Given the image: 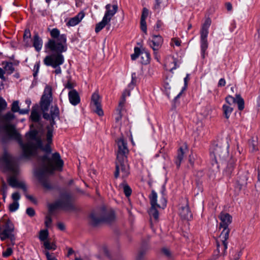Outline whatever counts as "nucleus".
Returning <instances> with one entry per match:
<instances>
[{
	"mask_svg": "<svg viewBox=\"0 0 260 260\" xmlns=\"http://www.w3.org/2000/svg\"><path fill=\"white\" fill-rule=\"evenodd\" d=\"M27 142L23 145L20 141L22 146L23 154L25 156H29L34 154L38 149L41 148V138L39 136L36 131H31L26 135Z\"/></svg>",
	"mask_w": 260,
	"mask_h": 260,
	"instance_id": "1",
	"label": "nucleus"
},
{
	"mask_svg": "<svg viewBox=\"0 0 260 260\" xmlns=\"http://www.w3.org/2000/svg\"><path fill=\"white\" fill-rule=\"evenodd\" d=\"M59 34V30L57 28H53L50 31L51 36L53 39L49 40L46 45V47L50 51L65 52L67 50L66 36Z\"/></svg>",
	"mask_w": 260,
	"mask_h": 260,
	"instance_id": "2",
	"label": "nucleus"
},
{
	"mask_svg": "<svg viewBox=\"0 0 260 260\" xmlns=\"http://www.w3.org/2000/svg\"><path fill=\"white\" fill-rule=\"evenodd\" d=\"M42 174L51 173L54 170H61L63 166V161L60 159L58 153L52 154L51 158L48 154L44 156L41 159Z\"/></svg>",
	"mask_w": 260,
	"mask_h": 260,
	"instance_id": "3",
	"label": "nucleus"
},
{
	"mask_svg": "<svg viewBox=\"0 0 260 260\" xmlns=\"http://www.w3.org/2000/svg\"><path fill=\"white\" fill-rule=\"evenodd\" d=\"M151 208L149 210V213L151 218L157 221L158 219V209L164 208L166 207L167 204V201L163 194L159 197V202H157V195L154 191H152L149 196Z\"/></svg>",
	"mask_w": 260,
	"mask_h": 260,
	"instance_id": "4",
	"label": "nucleus"
},
{
	"mask_svg": "<svg viewBox=\"0 0 260 260\" xmlns=\"http://www.w3.org/2000/svg\"><path fill=\"white\" fill-rule=\"evenodd\" d=\"M114 219L115 215L112 210L92 212L89 216V221L93 225H96L103 221L111 222Z\"/></svg>",
	"mask_w": 260,
	"mask_h": 260,
	"instance_id": "5",
	"label": "nucleus"
},
{
	"mask_svg": "<svg viewBox=\"0 0 260 260\" xmlns=\"http://www.w3.org/2000/svg\"><path fill=\"white\" fill-rule=\"evenodd\" d=\"M2 224L0 225V238L2 241H4L7 238L11 240L14 239L13 233L15 227L12 222L8 218L4 216L0 221Z\"/></svg>",
	"mask_w": 260,
	"mask_h": 260,
	"instance_id": "6",
	"label": "nucleus"
},
{
	"mask_svg": "<svg viewBox=\"0 0 260 260\" xmlns=\"http://www.w3.org/2000/svg\"><path fill=\"white\" fill-rule=\"evenodd\" d=\"M59 110L56 107H52L51 109V118L50 125L47 127V132L46 134V141L47 144L45 147L42 146V150L46 152H50L51 151L50 145L52 144L53 127V126L55 124V119L58 117Z\"/></svg>",
	"mask_w": 260,
	"mask_h": 260,
	"instance_id": "7",
	"label": "nucleus"
},
{
	"mask_svg": "<svg viewBox=\"0 0 260 260\" xmlns=\"http://www.w3.org/2000/svg\"><path fill=\"white\" fill-rule=\"evenodd\" d=\"M228 237V231L225 230L223 233H221L216 240L217 248L214 252L213 257L217 259L223 256L228 247L227 240Z\"/></svg>",
	"mask_w": 260,
	"mask_h": 260,
	"instance_id": "8",
	"label": "nucleus"
},
{
	"mask_svg": "<svg viewBox=\"0 0 260 260\" xmlns=\"http://www.w3.org/2000/svg\"><path fill=\"white\" fill-rule=\"evenodd\" d=\"M55 53H53L46 56L44 60V64L47 66H51L53 68L58 67L64 62V57L61 54L62 52L53 51Z\"/></svg>",
	"mask_w": 260,
	"mask_h": 260,
	"instance_id": "9",
	"label": "nucleus"
},
{
	"mask_svg": "<svg viewBox=\"0 0 260 260\" xmlns=\"http://www.w3.org/2000/svg\"><path fill=\"white\" fill-rule=\"evenodd\" d=\"M129 174V167L126 158L117 159L115 177H121L124 178Z\"/></svg>",
	"mask_w": 260,
	"mask_h": 260,
	"instance_id": "10",
	"label": "nucleus"
},
{
	"mask_svg": "<svg viewBox=\"0 0 260 260\" xmlns=\"http://www.w3.org/2000/svg\"><path fill=\"white\" fill-rule=\"evenodd\" d=\"M227 154L226 150L217 145H213L210 149V157L215 163L223 160Z\"/></svg>",
	"mask_w": 260,
	"mask_h": 260,
	"instance_id": "11",
	"label": "nucleus"
},
{
	"mask_svg": "<svg viewBox=\"0 0 260 260\" xmlns=\"http://www.w3.org/2000/svg\"><path fill=\"white\" fill-rule=\"evenodd\" d=\"M52 100V88L49 86H46L41 99V108L44 111L48 110Z\"/></svg>",
	"mask_w": 260,
	"mask_h": 260,
	"instance_id": "12",
	"label": "nucleus"
},
{
	"mask_svg": "<svg viewBox=\"0 0 260 260\" xmlns=\"http://www.w3.org/2000/svg\"><path fill=\"white\" fill-rule=\"evenodd\" d=\"M116 143L118 147L117 159L126 158L125 155L128 152L126 142L121 137L116 140Z\"/></svg>",
	"mask_w": 260,
	"mask_h": 260,
	"instance_id": "13",
	"label": "nucleus"
},
{
	"mask_svg": "<svg viewBox=\"0 0 260 260\" xmlns=\"http://www.w3.org/2000/svg\"><path fill=\"white\" fill-rule=\"evenodd\" d=\"M3 160L6 164L8 169L14 174L18 171V167L14 164V159L11 155L5 153L3 157Z\"/></svg>",
	"mask_w": 260,
	"mask_h": 260,
	"instance_id": "14",
	"label": "nucleus"
},
{
	"mask_svg": "<svg viewBox=\"0 0 260 260\" xmlns=\"http://www.w3.org/2000/svg\"><path fill=\"white\" fill-rule=\"evenodd\" d=\"M219 218L221 220V222L219 224V228H222L223 229L221 233H223L225 230H228L229 237L230 230L228 228V226L232 222V216L228 213H221L219 216Z\"/></svg>",
	"mask_w": 260,
	"mask_h": 260,
	"instance_id": "15",
	"label": "nucleus"
},
{
	"mask_svg": "<svg viewBox=\"0 0 260 260\" xmlns=\"http://www.w3.org/2000/svg\"><path fill=\"white\" fill-rule=\"evenodd\" d=\"M91 104L95 107L94 112L100 116L104 115L101 107V98L98 92H94L91 97Z\"/></svg>",
	"mask_w": 260,
	"mask_h": 260,
	"instance_id": "16",
	"label": "nucleus"
},
{
	"mask_svg": "<svg viewBox=\"0 0 260 260\" xmlns=\"http://www.w3.org/2000/svg\"><path fill=\"white\" fill-rule=\"evenodd\" d=\"M164 39L160 35H153L152 39L149 41V45L155 53L158 51L163 43Z\"/></svg>",
	"mask_w": 260,
	"mask_h": 260,
	"instance_id": "17",
	"label": "nucleus"
},
{
	"mask_svg": "<svg viewBox=\"0 0 260 260\" xmlns=\"http://www.w3.org/2000/svg\"><path fill=\"white\" fill-rule=\"evenodd\" d=\"M106 11L103 17L110 22L113 16L117 12L118 7L116 5L108 4L106 6Z\"/></svg>",
	"mask_w": 260,
	"mask_h": 260,
	"instance_id": "18",
	"label": "nucleus"
},
{
	"mask_svg": "<svg viewBox=\"0 0 260 260\" xmlns=\"http://www.w3.org/2000/svg\"><path fill=\"white\" fill-rule=\"evenodd\" d=\"M85 13L83 11L80 12L75 16L69 19L67 23L68 26H74L78 24L85 17Z\"/></svg>",
	"mask_w": 260,
	"mask_h": 260,
	"instance_id": "19",
	"label": "nucleus"
},
{
	"mask_svg": "<svg viewBox=\"0 0 260 260\" xmlns=\"http://www.w3.org/2000/svg\"><path fill=\"white\" fill-rule=\"evenodd\" d=\"M168 0H155L153 10L157 13H160L168 6Z\"/></svg>",
	"mask_w": 260,
	"mask_h": 260,
	"instance_id": "20",
	"label": "nucleus"
},
{
	"mask_svg": "<svg viewBox=\"0 0 260 260\" xmlns=\"http://www.w3.org/2000/svg\"><path fill=\"white\" fill-rule=\"evenodd\" d=\"M8 181L9 185L13 187H19L24 191L26 189L25 183L23 181H18L14 176L9 177Z\"/></svg>",
	"mask_w": 260,
	"mask_h": 260,
	"instance_id": "21",
	"label": "nucleus"
},
{
	"mask_svg": "<svg viewBox=\"0 0 260 260\" xmlns=\"http://www.w3.org/2000/svg\"><path fill=\"white\" fill-rule=\"evenodd\" d=\"M20 198V194L17 192H14L12 194V199L13 200V202L10 204L9 206V210L11 212H14L16 211L19 208L18 201Z\"/></svg>",
	"mask_w": 260,
	"mask_h": 260,
	"instance_id": "22",
	"label": "nucleus"
},
{
	"mask_svg": "<svg viewBox=\"0 0 260 260\" xmlns=\"http://www.w3.org/2000/svg\"><path fill=\"white\" fill-rule=\"evenodd\" d=\"M70 102L73 105H77L80 103V99L77 91L74 89L71 90L68 93Z\"/></svg>",
	"mask_w": 260,
	"mask_h": 260,
	"instance_id": "23",
	"label": "nucleus"
},
{
	"mask_svg": "<svg viewBox=\"0 0 260 260\" xmlns=\"http://www.w3.org/2000/svg\"><path fill=\"white\" fill-rule=\"evenodd\" d=\"M149 11L146 8H144L143 9V11L141 18V30L145 34H147V25L146 22V19L148 16Z\"/></svg>",
	"mask_w": 260,
	"mask_h": 260,
	"instance_id": "24",
	"label": "nucleus"
},
{
	"mask_svg": "<svg viewBox=\"0 0 260 260\" xmlns=\"http://www.w3.org/2000/svg\"><path fill=\"white\" fill-rule=\"evenodd\" d=\"M211 20L209 18H207L205 20L204 23L202 25L201 30V40L207 39L208 34V28L211 24Z\"/></svg>",
	"mask_w": 260,
	"mask_h": 260,
	"instance_id": "25",
	"label": "nucleus"
},
{
	"mask_svg": "<svg viewBox=\"0 0 260 260\" xmlns=\"http://www.w3.org/2000/svg\"><path fill=\"white\" fill-rule=\"evenodd\" d=\"M179 213L180 216L185 219L189 220L192 217V214L187 204L180 208Z\"/></svg>",
	"mask_w": 260,
	"mask_h": 260,
	"instance_id": "26",
	"label": "nucleus"
},
{
	"mask_svg": "<svg viewBox=\"0 0 260 260\" xmlns=\"http://www.w3.org/2000/svg\"><path fill=\"white\" fill-rule=\"evenodd\" d=\"M5 129L7 134L12 138L20 140V137L19 134L16 131L14 126L12 125L6 124Z\"/></svg>",
	"mask_w": 260,
	"mask_h": 260,
	"instance_id": "27",
	"label": "nucleus"
},
{
	"mask_svg": "<svg viewBox=\"0 0 260 260\" xmlns=\"http://www.w3.org/2000/svg\"><path fill=\"white\" fill-rule=\"evenodd\" d=\"M42 40L40 38L38 34H35L33 38V46L37 51H39L42 49Z\"/></svg>",
	"mask_w": 260,
	"mask_h": 260,
	"instance_id": "28",
	"label": "nucleus"
},
{
	"mask_svg": "<svg viewBox=\"0 0 260 260\" xmlns=\"http://www.w3.org/2000/svg\"><path fill=\"white\" fill-rule=\"evenodd\" d=\"M187 149L186 145L180 147L178 151V155L177 157L176 164L178 166H179L182 160L183 159L184 154Z\"/></svg>",
	"mask_w": 260,
	"mask_h": 260,
	"instance_id": "29",
	"label": "nucleus"
},
{
	"mask_svg": "<svg viewBox=\"0 0 260 260\" xmlns=\"http://www.w3.org/2000/svg\"><path fill=\"white\" fill-rule=\"evenodd\" d=\"M12 111L13 112H18L21 114H25L28 113V109H22L20 110L19 107V102L18 101H14L12 105Z\"/></svg>",
	"mask_w": 260,
	"mask_h": 260,
	"instance_id": "30",
	"label": "nucleus"
},
{
	"mask_svg": "<svg viewBox=\"0 0 260 260\" xmlns=\"http://www.w3.org/2000/svg\"><path fill=\"white\" fill-rule=\"evenodd\" d=\"M248 177L246 174H243L239 176L237 180V184L241 189L243 187L245 186L247 184Z\"/></svg>",
	"mask_w": 260,
	"mask_h": 260,
	"instance_id": "31",
	"label": "nucleus"
},
{
	"mask_svg": "<svg viewBox=\"0 0 260 260\" xmlns=\"http://www.w3.org/2000/svg\"><path fill=\"white\" fill-rule=\"evenodd\" d=\"M222 110L224 117L229 119L233 111V107L230 105L224 104L222 106Z\"/></svg>",
	"mask_w": 260,
	"mask_h": 260,
	"instance_id": "32",
	"label": "nucleus"
},
{
	"mask_svg": "<svg viewBox=\"0 0 260 260\" xmlns=\"http://www.w3.org/2000/svg\"><path fill=\"white\" fill-rule=\"evenodd\" d=\"M235 160L234 159H231L228 162L226 168L225 170V174L227 176H230L232 174L235 168Z\"/></svg>",
	"mask_w": 260,
	"mask_h": 260,
	"instance_id": "33",
	"label": "nucleus"
},
{
	"mask_svg": "<svg viewBox=\"0 0 260 260\" xmlns=\"http://www.w3.org/2000/svg\"><path fill=\"white\" fill-rule=\"evenodd\" d=\"M109 22V21L103 17L102 20L96 24L95 28V31L96 33L99 32Z\"/></svg>",
	"mask_w": 260,
	"mask_h": 260,
	"instance_id": "34",
	"label": "nucleus"
},
{
	"mask_svg": "<svg viewBox=\"0 0 260 260\" xmlns=\"http://www.w3.org/2000/svg\"><path fill=\"white\" fill-rule=\"evenodd\" d=\"M49 237V232L47 230H42L39 232V238L40 241L43 242V243L48 241Z\"/></svg>",
	"mask_w": 260,
	"mask_h": 260,
	"instance_id": "35",
	"label": "nucleus"
},
{
	"mask_svg": "<svg viewBox=\"0 0 260 260\" xmlns=\"http://www.w3.org/2000/svg\"><path fill=\"white\" fill-rule=\"evenodd\" d=\"M44 246L47 250H55L56 246L53 242L51 243L49 240L46 241L43 243Z\"/></svg>",
	"mask_w": 260,
	"mask_h": 260,
	"instance_id": "36",
	"label": "nucleus"
},
{
	"mask_svg": "<svg viewBox=\"0 0 260 260\" xmlns=\"http://www.w3.org/2000/svg\"><path fill=\"white\" fill-rule=\"evenodd\" d=\"M4 70L9 74H12L14 71L13 63L6 62L4 67Z\"/></svg>",
	"mask_w": 260,
	"mask_h": 260,
	"instance_id": "37",
	"label": "nucleus"
},
{
	"mask_svg": "<svg viewBox=\"0 0 260 260\" xmlns=\"http://www.w3.org/2000/svg\"><path fill=\"white\" fill-rule=\"evenodd\" d=\"M236 103L238 104V108L240 110H242L244 107V100L239 95H236Z\"/></svg>",
	"mask_w": 260,
	"mask_h": 260,
	"instance_id": "38",
	"label": "nucleus"
},
{
	"mask_svg": "<svg viewBox=\"0 0 260 260\" xmlns=\"http://www.w3.org/2000/svg\"><path fill=\"white\" fill-rule=\"evenodd\" d=\"M208 48L207 40H201V50L202 53L203 58L205 57V51Z\"/></svg>",
	"mask_w": 260,
	"mask_h": 260,
	"instance_id": "39",
	"label": "nucleus"
},
{
	"mask_svg": "<svg viewBox=\"0 0 260 260\" xmlns=\"http://www.w3.org/2000/svg\"><path fill=\"white\" fill-rule=\"evenodd\" d=\"M181 41L178 38H173L171 39L170 42V45L172 47H174V46L179 47L181 45Z\"/></svg>",
	"mask_w": 260,
	"mask_h": 260,
	"instance_id": "40",
	"label": "nucleus"
},
{
	"mask_svg": "<svg viewBox=\"0 0 260 260\" xmlns=\"http://www.w3.org/2000/svg\"><path fill=\"white\" fill-rule=\"evenodd\" d=\"M171 62L173 64L172 66L169 62H167L166 67L168 68V70L172 71L173 70L175 69L176 68V61L175 59L172 58Z\"/></svg>",
	"mask_w": 260,
	"mask_h": 260,
	"instance_id": "41",
	"label": "nucleus"
},
{
	"mask_svg": "<svg viewBox=\"0 0 260 260\" xmlns=\"http://www.w3.org/2000/svg\"><path fill=\"white\" fill-rule=\"evenodd\" d=\"M141 55L142 59H145L143 60V63L146 64L149 62L150 59V55L146 52H141Z\"/></svg>",
	"mask_w": 260,
	"mask_h": 260,
	"instance_id": "42",
	"label": "nucleus"
},
{
	"mask_svg": "<svg viewBox=\"0 0 260 260\" xmlns=\"http://www.w3.org/2000/svg\"><path fill=\"white\" fill-rule=\"evenodd\" d=\"M14 118V115L12 113L9 112L7 114H6L4 117H3V120L5 122H8L12 120H13Z\"/></svg>",
	"mask_w": 260,
	"mask_h": 260,
	"instance_id": "43",
	"label": "nucleus"
},
{
	"mask_svg": "<svg viewBox=\"0 0 260 260\" xmlns=\"http://www.w3.org/2000/svg\"><path fill=\"white\" fill-rule=\"evenodd\" d=\"M31 36L30 32L29 30L26 29L24 31L23 35V40L25 42V44L28 45L29 39H30Z\"/></svg>",
	"mask_w": 260,
	"mask_h": 260,
	"instance_id": "44",
	"label": "nucleus"
},
{
	"mask_svg": "<svg viewBox=\"0 0 260 260\" xmlns=\"http://www.w3.org/2000/svg\"><path fill=\"white\" fill-rule=\"evenodd\" d=\"M30 118L32 121L36 122L39 120L40 116L36 111L32 110L31 113Z\"/></svg>",
	"mask_w": 260,
	"mask_h": 260,
	"instance_id": "45",
	"label": "nucleus"
},
{
	"mask_svg": "<svg viewBox=\"0 0 260 260\" xmlns=\"http://www.w3.org/2000/svg\"><path fill=\"white\" fill-rule=\"evenodd\" d=\"M62 207H63V205L60 202H57L55 203L50 204L49 206V208L50 210H53L58 208H62Z\"/></svg>",
	"mask_w": 260,
	"mask_h": 260,
	"instance_id": "46",
	"label": "nucleus"
},
{
	"mask_svg": "<svg viewBox=\"0 0 260 260\" xmlns=\"http://www.w3.org/2000/svg\"><path fill=\"white\" fill-rule=\"evenodd\" d=\"M236 98L232 97V96H228L225 99V101L228 105H230L232 107L233 105H234L236 103Z\"/></svg>",
	"mask_w": 260,
	"mask_h": 260,
	"instance_id": "47",
	"label": "nucleus"
},
{
	"mask_svg": "<svg viewBox=\"0 0 260 260\" xmlns=\"http://www.w3.org/2000/svg\"><path fill=\"white\" fill-rule=\"evenodd\" d=\"M8 186L5 184H3L1 189V192L3 194V199L5 201L7 197Z\"/></svg>",
	"mask_w": 260,
	"mask_h": 260,
	"instance_id": "48",
	"label": "nucleus"
},
{
	"mask_svg": "<svg viewBox=\"0 0 260 260\" xmlns=\"http://www.w3.org/2000/svg\"><path fill=\"white\" fill-rule=\"evenodd\" d=\"M140 49L136 47L135 48V52L131 55V58L133 60L136 59L140 55H141Z\"/></svg>",
	"mask_w": 260,
	"mask_h": 260,
	"instance_id": "49",
	"label": "nucleus"
},
{
	"mask_svg": "<svg viewBox=\"0 0 260 260\" xmlns=\"http://www.w3.org/2000/svg\"><path fill=\"white\" fill-rule=\"evenodd\" d=\"M123 191L126 196L128 197L132 193L131 188L126 184L123 185Z\"/></svg>",
	"mask_w": 260,
	"mask_h": 260,
	"instance_id": "50",
	"label": "nucleus"
},
{
	"mask_svg": "<svg viewBox=\"0 0 260 260\" xmlns=\"http://www.w3.org/2000/svg\"><path fill=\"white\" fill-rule=\"evenodd\" d=\"M12 252H13L12 249L10 247L8 248L5 251L3 252V256L4 257H8L12 254Z\"/></svg>",
	"mask_w": 260,
	"mask_h": 260,
	"instance_id": "51",
	"label": "nucleus"
},
{
	"mask_svg": "<svg viewBox=\"0 0 260 260\" xmlns=\"http://www.w3.org/2000/svg\"><path fill=\"white\" fill-rule=\"evenodd\" d=\"M52 223V219L50 216H47L45 221V224L47 228H49Z\"/></svg>",
	"mask_w": 260,
	"mask_h": 260,
	"instance_id": "52",
	"label": "nucleus"
},
{
	"mask_svg": "<svg viewBox=\"0 0 260 260\" xmlns=\"http://www.w3.org/2000/svg\"><path fill=\"white\" fill-rule=\"evenodd\" d=\"M250 145L252 148L253 151H255L258 149L257 141H254V140H252L250 143Z\"/></svg>",
	"mask_w": 260,
	"mask_h": 260,
	"instance_id": "53",
	"label": "nucleus"
},
{
	"mask_svg": "<svg viewBox=\"0 0 260 260\" xmlns=\"http://www.w3.org/2000/svg\"><path fill=\"white\" fill-rule=\"evenodd\" d=\"M125 93L124 94H122L121 100L119 103V107H120V109L122 108V107H123V106L125 103Z\"/></svg>",
	"mask_w": 260,
	"mask_h": 260,
	"instance_id": "54",
	"label": "nucleus"
},
{
	"mask_svg": "<svg viewBox=\"0 0 260 260\" xmlns=\"http://www.w3.org/2000/svg\"><path fill=\"white\" fill-rule=\"evenodd\" d=\"M26 213L29 216H34L35 214V212L34 209L32 208H28L26 210Z\"/></svg>",
	"mask_w": 260,
	"mask_h": 260,
	"instance_id": "55",
	"label": "nucleus"
},
{
	"mask_svg": "<svg viewBox=\"0 0 260 260\" xmlns=\"http://www.w3.org/2000/svg\"><path fill=\"white\" fill-rule=\"evenodd\" d=\"M44 252L47 257V260H57V259L50 254L48 251H45Z\"/></svg>",
	"mask_w": 260,
	"mask_h": 260,
	"instance_id": "56",
	"label": "nucleus"
},
{
	"mask_svg": "<svg viewBox=\"0 0 260 260\" xmlns=\"http://www.w3.org/2000/svg\"><path fill=\"white\" fill-rule=\"evenodd\" d=\"M6 106V102L3 98L0 97V110L5 108Z\"/></svg>",
	"mask_w": 260,
	"mask_h": 260,
	"instance_id": "57",
	"label": "nucleus"
},
{
	"mask_svg": "<svg viewBox=\"0 0 260 260\" xmlns=\"http://www.w3.org/2000/svg\"><path fill=\"white\" fill-rule=\"evenodd\" d=\"M226 82L223 78H221L218 83L219 86H224L225 85Z\"/></svg>",
	"mask_w": 260,
	"mask_h": 260,
	"instance_id": "58",
	"label": "nucleus"
},
{
	"mask_svg": "<svg viewBox=\"0 0 260 260\" xmlns=\"http://www.w3.org/2000/svg\"><path fill=\"white\" fill-rule=\"evenodd\" d=\"M57 226L58 228L61 230L63 231L65 230V225L62 222H59L57 223Z\"/></svg>",
	"mask_w": 260,
	"mask_h": 260,
	"instance_id": "59",
	"label": "nucleus"
},
{
	"mask_svg": "<svg viewBox=\"0 0 260 260\" xmlns=\"http://www.w3.org/2000/svg\"><path fill=\"white\" fill-rule=\"evenodd\" d=\"M162 251L164 254H165L167 256H169L171 255V252L169 249L167 248H163Z\"/></svg>",
	"mask_w": 260,
	"mask_h": 260,
	"instance_id": "60",
	"label": "nucleus"
},
{
	"mask_svg": "<svg viewBox=\"0 0 260 260\" xmlns=\"http://www.w3.org/2000/svg\"><path fill=\"white\" fill-rule=\"evenodd\" d=\"M163 25V22L161 20H158L156 24V27L157 29L160 28Z\"/></svg>",
	"mask_w": 260,
	"mask_h": 260,
	"instance_id": "61",
	"label": "nucleus"
},
{
	"mask_svg": "<svg viewBox=\"0 0 260 260\" xmlns=\"http://www.w3.org/2000/svg\"><path fill=\"white\" fill-rule=\"evenodd\" d=\"M5 72L2 68H0V78L3 80H5V77L4 76Z\"/></svg>",
	"mask_w": 260,
	"mask_h": 260,
	"instance_id": "62",
	"label": "nucleus"
},
{
	"mask_svg": "<svg viewBox=\"0 0 260 260\" xmlns=\"http://www.w3.org/2000/svg\"><path fill=\"white\" fill-rule=\"evenodd\" d=\"M55 70L54 71V72L55 73V74L57 75V74H60L61 73V70L60 69V68L59 67V66H58V67L57 68H55Z\"/></svg>",
	"mask_w": 260,
	"mask_h": 260,
	"instance_id": "63",
	"label": "nucleus"
},
{
	"mask_svg": "<svg viewBox=\"0 0 260 260\" xmlns=\"http://www.w3.org/2000/svg\"><path fill=\"white\" fill-rule=\"evenodd\" d=\"M74 87V85L70 83V82H68L67 83V84L66 85V87L67 88H69V89H72Z\"/></svg>",
	"mask_w": 260,
	"mask_h": 260,
	"instance_id": "64",
	"label": "nucleus"
}]
</instances>
